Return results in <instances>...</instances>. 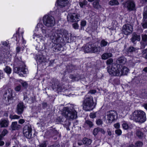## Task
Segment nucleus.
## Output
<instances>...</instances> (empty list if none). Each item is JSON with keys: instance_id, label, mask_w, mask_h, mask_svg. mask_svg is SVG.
<instances>
[{"instance_id": "nucleus-20", "label": "nucleus", "mask_w": 147, "mask_h": 147, "mask_svg": "<svg viewBox=\"0 0 147 147\" xmlns=\"http://www.w3.org/2000/svg\"><path fill=\"white\" fill-rule=\"evenodd\" d=\"M126 59L124 57H120L117 60L116 65L124 64L126 63Z\"/></svg>"}, {"instance_id": "nucleus-52", "label": "nucleus", "mask_w": 147, "mask_h": 147, "mask_svg": "<svg viewBox=\"0 0 147 147\" xmlns=\"http://www.w3.org/2000/svg\"><path fill=\"white\" fill-rule=\"evenodd\" d=\"M7 130L5 129H4L2 131L1 134L3 136H4L6 134H7Z\"/></svg>"}, {"instance_id": "nucleus-5", "label": "nucleus", "mask_w": 147, "mask_h": 147, "mask_svg": "<svg viewBox=\"0 0 147 147\" xmlns=\"http://www.w3.org/2000/svg\"><path fill=\"white\" fill-rule=\"evenodd\" d=\"M63 114L66 118L69 119H75L77 117L76 111L69 108H66L65 110L63 111Z\"/></svg>"}, {"instance_id": "nucleus-2", "label": "nucleus", "mask_w": 147, "mask_h": 147, "mask_svg": "<svg viewBox=\"0 0 147 147\" xmlns=\"http://www.w3.org/2000/svg\"><path fill=\"white\" fill-rule=\"evenodd\" d=\"M43 25L47 28H51L55 25V22L54 17L50 15H46L43 17Z\"/></svg>"}, {"instance_id": "nucleus-53", "label": "nucleus", "mask_w": 147, "mask_h": 147, "mask_svg": "<svg viewBox=\"0 0 147 147\" xmlns=\"http://www.w3.org/2000/svg\"><path fill=\"white\" fill-rule=\"evenodd\" d=\"M73 27L75 29H78L79 26L77 23H75L72 24Z\"/></svg>"}, {"instance_id": "nucleus-15", "label": "nucleus", "mask_w": 147, "mask_h": 147, "mask_svg": "<svg viewBox=\"0 0 147 147\" xmlns=\"http://www.w3.org/2000/svg\"><path fill=\"white\" fill-rule=\"evenodd\" d=\"M52 88L55 91H60L63 89V87L59 84V82L57 80L53 82L52 84Z\"/></svg>"}, {"instance_id": "nucleus-16", "label": "nucleus", "mask_w": 147, "mask_h": 147, "mask_svg": "<svg viewBox=\"0 0 147 147\" xmlns=\"http://www.w3.org/2000/svg\"><path fill=\"white\" fill-rule=\"evenodd\" d=\"M118 66L121 74L120 76L122 75H127L128 72V69L126 67L122 66L121 65H118Z\"/></svg>"}, {"instance_id": "nucleus-41", "label": "nucleus", "mask_w": 147, "mask_h": 147, "mask_svg": "<svg viewBox=\"0 0 147 147\" xmlns=\"http://www.w3.org/2000/svg\"><path fill=\"white\" fill-rule=\"evenodd\" d=\"M86 22L85 21H82L81 22L80 25V28L81 30H84V27L86 25Z\"/></svg>"}, {"instance_id": "nucleus-43", "label": "nucleus", "mask_w": 147, "mask_h": 147, "mask_svg": "<svg viewBox=\"0 0 147 147\" xmlns=\"http://www.w3.org/2000/svg\"><path fill=\"white\" fill-rule=\"evenodd\" d=\"M9 94L7 96V100L8 102H9V103H10L11 102H9V101L13 99V97L12 96L11 92L10 93L9 92Z\"/></svg>"}, {"instance_id": "nucleus-6", "label": "nucleus", "mask_w": 147, "mask_h": 147, "mask_svg": "<svg viewBox=\"0 0 147 147\" xmlns=\"http://www.w3.org/2000/svg\"><path fill=\"white\" fill-rule=\"evenodd\" d=\"M118 65L113 64L111 67L107 71L112 76H120V73Z\"/></svg>"}, {"instance_id": "nucleus-44", "label": "nucleus", "mask_w": 147, "mask_h": 147, "mask_svg": "<svg viewBox=\"0 0 147 147\" xmlns=\"http://www.w3.org/2000/svg\"><path fill=\"white\" fill-rule=\"evenodd\" d=\"M47 146V142L44 141L42 142L39 145V147H46Z\"/></svg>"}, {"instance_id": "nucleus-55", "label": "nucleus", "mask_w": 147, "mask_h": 147, "mask_svg": "<svg viewBox=\"0 0 147 147\" xmlns=\"http://www.w3.org/2000/svg\"><path fill=\"white\" fill-rule=\"evenodd\" d=\"M142 26L144 28H147V21H143Z\"/></svg>"}, {"instance_id": "nucleus-58", "label": "nucleus", "mask_w": 147, "mask_h": 147, "mask_svg": "<svg viewBox=\"0 0 147 147\" xmlns=\"http://www.w3.org/2000/svg\"><path fill=\"white\" fill-rule=\"evenodd\" d=\"M114 126L116 128L118 129L120 127V124L119 123L115 124L114 125Z\"/></svg>"}, {"instance_id": "nucleus-61", "label": "nucleus", "mask_w": 147, "mask_h": 147, "mask_svg": "<svg viewBox=\"0 0 147 147\" xmlns=\"http://www.w3.org/2000/svg\"><path fill=\"white\" fill-rule=\"evenodd\" d=\"M24 100L25 101L28 102V101L29 100V98L27 96H24Z\"/></svg>"}, {"instance_id": "nucleus-47", "label": "nucleus", "mask_w": 147, "mask_h": 147, "mask_svg": "<svg viewBox=\"0 0 147 147\" xmlns=\"http://www.w3.org/2000/svg\"><path fill=\"white\" fill-rule=\"evenodd\" d=\"M115 132V134L118 136L120 135L122 133L121 130L119 129L116 130Z\"/></svg>"}, {"instance_id": "nucleus-60", "label": "nucleus", "mask_w": 147, "mask_h": 147, "mask_svg": "<svg viewBox=\"0 0 147 147\" xmlns=\"http://www.w3.org/2000/svg\"><path fill=\"white\" fill-rule=\"evenodd\" d=\"M51 132L53 133V135H57L58 134V132L56 130H53L51 131Z\"/></svg>"}, {"instance_id": "nucleus-56", "label": "nucleus", "mask_w": 147, "mask_h": 147, "mask_svg": "<svg viewBox=\"0 0 147 147\" xmlns=\"http://www.w3.org/2000/svg\"><path fill=\"white\" fill-rule=\"evenodd\" d=\"M73 68L74 67L72 65L69 66L68 67H67V69H69L68 71L69 72H71L74 70Z\"/></svg>"}, {"instance_id": "nucleus-27", "label": "nucleus", "mask_w": 147, "mask_h": 147, "mask_svg": "<svg viewBox=\"0 0 147 147\" xmlns=\"http://www.w3.org/2000/svg\"><path fill=\"white\" fill-rule=\"evenodd\" d=\"M36 60L37 62L40 63L44 62L46 61V59L42 55H36Z\"/></svg>"}, {"instance_id": "nucleus-35", "label": "nucleus", "mask_w": 147, "mask_h": 147, "mask_svg": "<svg viewBox=\"0 0 147 147\" xmlns=\"http://www.w3.org/2000/svg\"><path fill=\"white\" fill-rule=\"evenodd\" d=\"M85 124L89 126L90 128L92 127L93 125L92 122L89 120H86L85 122Z\"/></svg>"}, {"instance_id": "nucleus-38", "label": "nucleus", "mask_w": 147, "mask_h": 147, "mask_svg": "<svg viewBox=\"0 0 147 147\" xmlns=\"http://www.w3.org/2000/svg\"><path fill=\"white\" fill-rule=\"evenodd\" d=\"M4 71L7 74H10L11 71V69L9 67L6 66L4 69Z\"/></svg>"}, {"instance_id": "nucleus-1", "label": "nucleus", "mask_w": 147, "mask_h": 147, "mask_svg": "<svg viewBox=\"0 0 147 147\" xmlns=\"http://www.w3.org/2000/svg\"><path fill=\"white\" fill-rule=\"evenodd\" d=\"M36 28H40L44 36L46 37H50L52 42L54 43L69 42L68 34L66 30L57 29L54 32H52L51 30L46 29L42 24L39 23L37 24Z\"/></svg>"}, {"instance_id": "nucleus-50", "label": "nucleus", "mask_w": 147, "mask_h": 147, "mask_svg": "<svg viewBox=\"0 0 147 147\" xmlns=\"http://www.w3.org/2000/svg\"><path fill=\"white\" fill-rule=\"evenodd\" d=\"M122 126L123 129H127L129 127L128 124L125 123H123L122 125Z\"/></svg>"}, {"instance_id": "nucleus-34", "label": "nucleus", "mask_w": 147, "mask_h": 147, "mask_svg": "<svg viewBox=\"0 0 147 147\" xmlns=\"http://www.w3.org/2000/svg\"><path fill=\"white\" fill-rule=\"evenodd\" d=\"M88 2L86 0H84L82 1H80L79 2V4L81 8H83L87 4Z\"/></svg>"}, {"instance_id": "nucleus-45", "label": "nucleus", "mask_w": 147, "mask_h": 147, "mask_svg": "<svg viewBox=\"0 0 147 147\" xmlns=\"http://www.w3.org/2000/svg\"><path fill=\"white\" fill-rule=\"evenodd\" d=\"M142 40L147 41V35L142 34L141 35Z\"/></svg>"}, {"instance_id": "nucleus-3", "label": "nucleus", "mask_w": 147, "mask_h": 147, "mask_svg": "<svg viewBox=\"0 0 147 147\" xmlns=\"http://www.w3.org/2000/svg\"><path fill=\"white\" fill-rule=\"evenodd\" d=\"M133 119L137 122L143 123L146 119L145 113L143 111H136L133 114Z\"/></svg>"}, {"instance_id": "nucleus-46", "label": "nucleus", "mask_w": 147, "mask_h": 147, "mask_svg": "<svg viewBox=\"0 0 147 147\" xmlns=\"http://www.w3.org/2000/svg\"><path fill=\"white\" fill-rule=\"evenodd\" d=\"M96 123L97 125H99L102 124L103 122L102 119H99L96 120Z\"/></svg>"}, {"instance_id": "nucleus-64", "label": "nucleus", "mask_w": 147, "mask_h": 147, "mask_svg": "<svg viewBox=\"0 0 147 147\" xmlns=\"http://www.w3.org/2000/svg\"><path fill=\"white\" fill-rule=\"evenodd\" d=\"M100 132L102 133L103 134H105V132L104 130L102 128H100Z\"/></svg>"}, {"instance_id": "nucleus-14", "label": "nucleus", "mask_w": 147, "mask_h": 147, "mask_svg": "<svg viewBox=\"0 0 147 147\" xmlns=\"http://www.w3.org/2000/svg\"><path fill=\"white\" fill-rule=\"evenodd\" d=\"M33 39L39 43L40 42H44L45 38L41 34H38L34 33L33 35Z\"/></svg>"}, {"instance_id": "nucleus-51", "label": "nucleus", "mask_w": 147, "mask_h": 147, "mask_svg": "<svg viewBox=\"0 0 147 147\" xmlns=\"http://www.w3.org/2000/svg\"><path fill=\"white\" fill-rule=\"evenodd\" d=\"M113 62V59L111 58H110L107 60L106 63L107 65H110Z\"/></svg>"}, {"instance_id": "nucleus-22", "label": "nucleus", "mask_w": 147, "mask_h": 147, "mask_svg": "<svg viewBox=\"0 0 147 147\" xmlns=\"http://www.w3.org/2000/svg\"><path fill=\"white\" fill-rule=\"evenodd\" d=\"M140 36L139 35L137 34L136 33L134 32L132 35V37L131 39V41L134 43L136 40L140 41Z\"/></svg>"}, {"instance_id": "nucleus-37", "label": "nucleus", "mask_w": 147, "mask_h": 147, "mask_svg": "<svg viewBox=\"0 0 147 147\" xmlns=\"http://www.w3.org/2000/svg\"><path fill=\"white\" fill-rule=\"evenodd\" d=\"M141 47L142 49H144L147 45V41L141 40L140 42Z\"/></svg>"}, {"instance_id": "nucleus-30", "label": "nucleus", "mask_w": 147, "mask_h": 147, "mask_svg": "<svg viewBox=\"0 0 147 147\" xmlns=\"http://www.w3.org/2000/svg\"><path fill=\"white\" fill-rule=\"evenodd\" d=\"M46 47V46L45 45V44H42L40 45L39 44L37 45L36 47V49L38 51H43L45 50V51H46V49H47Z\"/></svg>"}, {"instance_id": "nucleus-54", "label": "nucleus", "mask_w": 147, "mask_h": 147, "mask_svg": "<svg viewBox=\"0 0 147 147\" xmlns=\"http://www.w3.org/2000/svg\"><path fill=\"white\" fill-rule=\"evenodd\" d=\"M14 37H16V40L17 41H18L19 40V36L17 32H16V34H14L13 35Z\"/></svg>"}, {"instance_id": "nucleus-32", "label": "nucleus", "mask_w": 147, "mask_h": 147, "mask_svg": "<svg viewBox=\"0 0 147 147\" xmlns=\"http://www.w3.org/2000/svg\"><path fill=\"white\" fill-rule=\"evenodd\" d=\"M144 11L143 13V21H147V7L144 8Z\"/></svg>"}, {"instance_id": "nucleus-8", "label": "nucleus", "mask_w": 147, "mask_h": 147, "mask_svg": "<svg viewBox=\"0 0 147 147\" xmlns=\"http://www.w3.org/2000/svg\"><path fill=\"white\" fill-rule=\"evenodd\" d=\"M80 16L77 13H69L67 16V19L69 22H75L79 21Z\"/></svg>"}, {"instance_id": "nucleus-40", "label": "nucleus", "mask_w": 147, "mask_h": 147, "mask_svg": "<svg viewBox=\"0 0 147 147\" xmlns=\"http://www.w3.org/2000/svg\"><path fill=\"white\" fill-rule=\"evenodd\" d=\"M137 49L133 47H129L128 50V52H133L137 50Z\"/></svg>"}, {"instance_id": "nucleus-7", "label": "nucleus", "mask_w": 147, "mask_h": 147, "mask_svg": "<svg viewBox=\"0 0 147 147\" xmlns=\"http://www.w3.org/2000/svg\"><path fill=\"white\" fill-rule=\"evenodd\" d=\"M100 48H97V46L94 44L87 45L84 48L85 52L86 53L92 52L94 53H98Z\"/></svg>"}, {"instance_id": "nucleus-57", "label": "nucleus", "mask_w": 147, "mask_h": 147, "mask_svg": "<svg viewBox=\"0 0 147 147\" xmlns=\"http://www.w3.org/2000/svg\"><path fill=\"white\" fill-rule=\"evenodd\" d=\"M90 116L91 118H94L96 117V115L95 113H91L90 115Z\"/></svg>"}, {"instance_id": "nucleus-28", "label": "nucleus", "mask_w": 147, "mask_h": 147, "mask_svg": "<svg viewBox=\"0 0 147 147\" xmlns=\"http://www.w3.org/2000/svg\"><path fill=\"white\" fill-rule=\"evenodd\" d=\"M112 54L110 53H104L101 56L102 59L106 60L110 57H112Z\"/></svg>"}, {"instance_id": "nucleus-33", "label": "nucleus", "mask_w": 147, "mask_h": 147, "mask_svg": "<svg viewBox=\"0 0 147 147\" xmlns=\"http://www.w3.org/2000/svg\"><path fill=\"white\" fill-rule=\"evenodd\" d=\"M109 4L110 5L113 6L118 5L119 3L117 0H111L109 2Z\"/></svg>"}, {"instance_id": "nucleus-12", "label": "nucleus", "mask_w": 147, "mask_h": 147, "mask_svg": "<svg viewBox=\"0 0 147 147\" xmlns=\"http://www.w3.org/2000/svg\"><path fill=\"white\" fill-rule=\"evenodd\" d=\"M123 7L127 8L130 11L133 10L135 8V4L133 1H127L123 3Z\"/></svg>"}, {"instance_id": "nucleus-48", "label": "nucleus", "mask_w": 147, "mask_h": 147, "mask_svg": "<svg viewBox=\"0 0 147 147\" xmlns=\"http://www.w3.org/2000/svg\"><path fill=\"white\" fill-rule=\"evenodd\" d=\"M10 117L11 119H19L20 117L16 115H10Z\"/></svg>"}, {"instance_id": "nucleus-25", "label": "nucleus", "mask_w": 147, "mask_h": 147, "mask_svg": "<svg viewBox=\"0 0 147 147\" xmlns=\"http://www.w3.org/2000/svg\"><path fill=\"white\" fill-rule=\"evenodd\" d=\"M9 124L8 120L6 119H2L0 121V127H7Z\"/></svg>"}, {"instance_id": "nucleus-13", "label": "nucleus", "mask_w": 147, "mask_h": 147, "mask_svg": "<svg viewBox=\"0 0 147 147\" xmlns=\"http://www.w3.org/2000/svg\"><path fill=\"white\" fill-rule=\"evenodd\" d=\"M27 69L23 66H20L19 67H16L14 68V71L15 73L19 74L20 76H24V74H26Z\"/></svg>"}, {"instance_id": "nucleus-62", "label": "nucleus", "mask_w": 147, "mask_h": 147, "mask_svg": "<svg viewBox=\"0 0 147 147\" xmlns=\"http://www.w3.org/2000/svg\"><path fill=\"white\" fill-rule=\"evenodd\" d=\"M18 122L19 123L22 124L25 122V120L23 119H21L19 120Z\"/></svg>"}, {"instance_id": "nucleus-26", "label": "nucleus", "mask_w": 147, "mask_h": 147, "mask_svg": "<svg viewBox=\"0 0 147 147\" xmlns=\"http://www.w3.org/2000/svg\"><path fill=\"white\" fill-rule=\"evenodd\" d=\"M92 142V140L86 138H84L82 139L83 144L86 146H88L91 144Z\"/></svg>"}, {"instance_id": "nucleus-59", "label": "nucleus", "mask_w": 147, "mask_h": 147, "mask_svg": "<svg viewBox=\"0 0 147 147\" xmlns=\"http://www.w3.org/2000/svg\"><path fill=\"white\" fill-rule=\"evenodd\" d=\"M75 81H78L81 78L79 75H77L75 76Z\"/></svg>"}, {"instance_id": "nucleus-17", "label": "nucleus", "mask_w": 147, "mask_h": 147, "mask_svg": "<svg viewBox=\"0 0 147 147\" xmlns=\"http://www.w3.org/2000/svg\"><path fill=\"white\" fill-rule=\"evenodd\" d=\"M68 3V0H57L56 3L58 7L63 8L66 6Z\"/></svg>"}, {"instance_id": "nucleus-19", "label": "nucleus", "mask_w": 147, "mask_h": 147, "mask_svg": "<svg viewBox=\"0 0 147 147\" xmlns=\"http://www.w3.org/2000/svg\"><path fill=\"white\" fill-rule=\"evenodd\" d=\"M109 44V43H108V42L106 41L105 39H102L100 42V46L98 47L97 46V48H100V49H99V50L98 51V53L99 52L102 50V48L105 47L106 46L108 45Z\"/></svg>"}, {"instance_id": "nucleus-18", "label": "nucleus", "mask_w": 147, "mask_h": 147, "mask_svg": "<svg viewBox=\"0 0 147 147\" xmlns=\"http://www.w3.org/2000/svg\"><path fill=\"white\" fill-rule=\"evenodd\" d=\"M52 49L54 51L56 52L63 51V47L60 44H54V45H53Z\"/></svg>"}, {"instance_id": "nucleus-9", "label": "nucleus", "mask_w": 147, "mask_h": 147, "mask_svg": "<svg viewBox=\"0 0 147 147\" xmlns=\"http://www.w3.org/2000/svg\"><path fill=\"white\" fill-rule=\"evenodd\" d=\"M32 128L30 126L25 125L23 129V133L24 136L27 138L30 139L33 137L32 134Z\"/></svg>"}, {"instance_id": "nucleus-4", "label": "nucleus", "mask_w": 147, "mask_h": 147, "mask_svg": "<svg viewBox=\"0 0 147 147\" xmlns=\"http://www.w3.org/2000/svg\"><path fill=\"white\" fill-rule=\"evenodd\" d=\"M94 104L93 98L92 96H86L84 100L83 109L86 111H90L92 109Z\"/></svg>"}, {"instance_id": "nucleus-10", "label": "nucleus", "mask_w": 147, "mask_h": 147, "mask_svg": "<svg viewBox=\"0 0 147 147\" xmlns=\"http://www.w3.org/2000/svg\"><path fill=\"white\" fill-rule=\"evenodd\" d=\"M107 116L109 122L111 123L117 119V114L115 111L111 110L107 113Z\"/></svg>"}, {"instance_id": "nucleus-31", "label": "nucleus", "mask_w": 147, "mask_h": 147, "mask_svg": "<svg viewBox=\"0 0 147 147\" xmlns=\"http://www.w3.org/2000/svg\"><path fill=\"white\" fill-rule=\"evenodd\" d=\"M136 134L138 137L140 138H142L143 137V133L139 129H137L136 130Z\"/></svg>"}, {"instance_id": "nucleus-23", "label": "nucleus", "mask_w": 147, "mask_h": 147, "mask_svg": "<svg viewBox=\"0 0 147 147\" xmlns=\"http://www.w3.org/2000/svg\"><path fill=\"white\" fill-rule=\"evenodd\" d=\"M21 127V125L18 124L17 122H13L11 125V128L12 130H18Z\"/></svg>"}, {"instance_id": "nucleus-24", "label": "nucleus", "mask_w": 147, "mask_h": 147, "mask_svg": "<svg viewBox=\"0 0 147 147\" xmlns=\"http://www.w3.org/2000/svg\"><path fill=\"white\" fill-rule=\"evenodd\" d=\"M8 43L7 41H3L2 42V45H0V51L2 52V53L5 52L7 49Z\"/></svg>"}, {"instance_id": "nucleus-11", "label": "nucleus", "mask_w": 147, "mask_h": 147, "mask_svg": "<svg viewBox=\"0 0 147 147\" xmlns=\"http://www.w3.org/2000/svg\"><path fill=\"white\" fill-rule=\"evenodd\" d=\"M122 30L125 34L128 35L132 32V26L130 24H125L123 26Z\"/></svg>"}, {"instance_id": "nucleus-63", "label": "nucleus", "mask_w": 147, "mask_h": 147, "mask_svg": "<svg viewBox=\"0 0 147 147\" xmlns=\"http://www.w3.org/2000/svg\"><path fill=\"white\" fill-rule=\"evenodd\" d=\"M69 78L72 79L74 81H75V76H74L73 75H71L70 76Z\"/></svg>"}, {"instance_id": "nucleus-29", "label": "nucleus", "mask_w": 147, "mask_h": 147, "mask_svg": "<svg viewBox=\"0 0 147 147\" xmlns=\"http://www.w3.org/2000/svg\"><path fill=\"white\" fill-rule=\"evenodd\" d=\"M100 0H95L93 3V6L95 8L98 9L101 7V6L100 5L99 3Z\"/></svg>"}, {"instance_id": "nucleus-42", "label": "nucleus", "mask_w": 147, "mask_h": 147, "mask_svg": "<svg viewBox=\"0 0 147 147\" xmlns=\"http://www.w3.org/2000/svg\"><path fill=\"white\" fill-rule=\"evenodd\" d=\"M143 145V143L140 141H138L135 143V146L136 147H141Z\"/></svg>"}, {"instance_id": "nucleus-21", "label": "nucleus", "mask_w": 147, "mask_h": 147, "mask_svg": "<svg viewBox=\"0 0 147 147\" xmlns=\"http://www.w3.org/2000/svg\"><path fill=\"white\" fill-rule=\"evenodd\" d=\"M25 106L22 102L19 103L17 106V111L18 113L21 114L24 111Z\"/></svg>"}, {"instance_id": "nucleus-36", "label": "nucleus", "mask_w": 147, "mask_h": 147, "mask_svg": "<svg viewBox=\"0 0 147 147\" xmlns=\"http://www.w3.org/2000/svg\"><path fill=\"white\" fill-rule=\"evenodd\" d=\"M20 83L22 84V86L24 88H26L28 86V84L26 82L22 80L19 81Z\"/></svg>"}, {"instance_id": "nucleus-49", "label": "nucleus", "mask_w": 147, "mask_h": 147, "mask_svg": "<svg viewBox=\"0 0 147 147\" xmlns=\"http://www.w3.org/2000/svg\"><path fill=\"white\" fill-rule=\"evenodd\" d=\"M21 86L20 85L16 86L15 88V90L16 91L19 92L21 90Z\"/></svg>"}, {"instance_id": "nucleus-39", "label": "nucleus", "mask_w": 147, "mask_h": 147, "mask_svg": "<svg viewBox=\"0 0 147 147\" xmlns=\"http://www.w3.org/2000/svg\"><path fill=\"white\" fill-rule=\"evenodd\" d=\"M100 132V127L94 128L93 131V134L94 136H96Z\"/></svg>"}]
</instances>
